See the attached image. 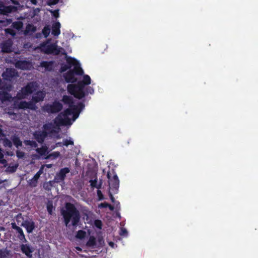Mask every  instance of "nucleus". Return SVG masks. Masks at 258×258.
Returning a JSON list of instances; mask_svg holds the SVG:
<instances>
[{"label":"nucleus","mask_w":258,"mask_h":258,"mask_svg":"<svg viewBox=\"0 0 258 258\" xmlns=\"http://www.w3.org/2000/svg\"><path fill=\"white\" fill-rule=\"evenodd\" d=\"M96 245V240L95 237L91 236L86 243V245L89 247H94Z\"/></svg>","instance_id":"33"},{"label":"nucleus","mask_w":258,"mask_h":258,"mask_svg":"<svg viewBox=\"0 0 258 258\" xmlns=\"http://www.w3.org/2000/svg\"><path fill=\"white\" fill-rule=\"evenodd\" d=\"M16 155L19 159H22L25 156V153L22 151L18 150L16 152Z\"/></svg>","instance_id":"48"},{"label":"nucleus","mask_w":258,"mask_h":258,"mask_svg":"<svg viewBox=\"0 0 258 258\" xmlns=\"http://www.w3.org/2000/svg\"><path fill=\"white\" fill-rule=\"evenodd\" d=\"M36 90V85L34 82H30L22 87L17 94V97L19 99H24L27 96L33 93Z\"/></svg>","instance_id":"4"},{"label":"nucleus","mask_w":258,"mask_h":258,"mask_svg":"<svg viewBox=\"0 0 258 258\" xmlns=\"http://www.w3.org/2000/svg\"><path fill=\"white\" fill-rule=\"evenodd\" d=\"M63 146L68 147L69 145H74V142L71 140L65 139L62 141Z\"/></svg>","instance_id":"45"},{"label":"nucleus","mask_w":258,"mask_h":258,"mask_svg":"<svg viewBox=\"0 0 258 258\" xmlns=\"http://www.w3.org/2000/svg\"><path fill=\"white\" fill-rule=\"evenodd\" d=\"M45 97V93L41 91H38L34 93L32 97V100L34 103H38L43 100Z\"/></svg>","instance_id":"17"},{"label":"nucleus","mask_w":258,"mask_h":258,"mask_svg":"<svg viewBox=\"0 0 258 258\" xmlns=\"http://www.w3.org/2000/svg\"><path fill=\"white\" fill-rule=\"evenodd\" d=\"M70 69L66 63H63L60 65V68L59 71L60 73H63L67 71L68 70Z\"/></svg>","instance_id":"42"},{"label":"nucleus","mask_w":258,"mask_h":258,"mask_svg":"<svg viewBox=\"0 0 258 258\" xmlns=\"http://www.w3.org/2000/svg\"><path fill=\"white\" fill-rule=\"evenodd\" d=\"M4 144L5 146L9 148H11L13 146V142L8 139L4 140Z\"/></svg>","instance_id":"46"},{"label":"nucleus","mask_w":258,"mask_h":258,"mask_svg":"<svg viewBox=\"0 0 258 258\" xmlns=\"http://www.w3.org/2000/svg\"><path fill=\"white\" fill-rule=\"evenodd\" d=\"M36 151L38 154L39 158H41L42 159H44V157L47 156L48 154L50 152V151L48 150V148L46 145L38 148L36 149Z\"/></svg>","instance_id":"16"},{"label":"nucleus","mask_w":258,"mask_h":258,"mask_svg":"<svg viewBox=\"0 0 258 258\" xmlns=\"http://www.w3.org/2000/svg\"><path fill=\"white\" fill-rule=\"evenodd\" d=\"M6 23L7 24V25H9V24H12V19H6Z\"/></svg>","instance_id":"63"},{"label":"nucleus","mask_w":258,"mask_h":258,"mask_svg":"<svg viewBox=\"0 0 258 258\" xmlns=\"http://www.w3.org/2000/svg\"><path fill=\"white\" fill-rule=\"evenodd\" d=\"M64 223L67 227H70V223L74 228H76L80 222L81 215L79 211L72 203L68 202L65 204V209L61 210Z\"/></svg>","instance_id":"1"},{"label":"nucleus","mask_w":258,"mask_h":258,"mask_svg":"<svg viewBox=\"0 0 258 258\" xmlns=\"http://www.w3.org/2000/svg\"><path fill=\"white\" fill-rule=\"evenodd\" d=\"M12 41L11 40H8L4 42L2 44V49L4 52L9 53L12 51L11 48L12 46Z\"/></svg>","instance_id":"20"},{"label":"nucleus","mask_w":258,"mask_h":258,"mask_svg":"<svg viewBox=\"0 0 258 258\" xmlns=\"http://www.w3.org/2000/svg\"><path fill=\"white\" fill-rule=\"evenodd\" d=\"M71 70L73 71L74 72V74L76 75L82 76L84 74L83 70L81 67V65L79 61H78L77 63L74 66V69Z\"/></svg>","instance_id":"22"},{"label":"nucleus","mask_w":258,"mask_h":258,"mask_svg":"<svg viewBox=\"0 0 258 258\" xmlns=\"http://www.w3.org/2000/svg\"><path fill=\"white\" fill-rule=\"evenodd\" d=\"M6 84L5 83L0 79V89L4 90L6 89L5 88Z\"/></svg>","instance_id":"55"},{"label":"nucleus","mask_w":258,"mask_h":258,"mask_svg":"<svg viewBox=\"0 0 258 258\" xmlns=\"http://www.w3.org/2000/svg\"><path fill=\"white\" fill-rule=\"evenodd\" d=\"M50 32V28L49 26H45L42 29V33L43 34L45 38H47Z\"/></svg>","instance_id":"38"},{"label":"nucleus","mask_w":258,"mask_h":258,"mask_svg":"<svg viewBox=\"0 0 258 258\" xmlns=\"http://www.w3.org/2000/svg\"><path fill=\"white\" fill-rule=\"evenodd\" d=\"M36 27L34 26L33 24H28L24 31V34L25 35H31V33H34L36 32Z\"/></svg>","instance_id":"23"},{"label":"nucleus","mask_w":258,"mask_h":258,"mask_svg":"<svg viewBox=\"0 0 258 258\" xmlns=\"http://www.w3.org/2000/svg\"><path fill=\"white\" fill-rule=\"evenodd\" d=\"M30 66V63L27 60H18L15 63V67L21 70H27Z\"/></svg>","instance_id":"19"},{"label":"nucleus","mask_w":258,"mask_h":258,"mask_svg":"<svg viewBox=\"0 0 258 258\" xmlns=\"http://www.w3.org/2000/svg\"><path fill=\"white\" fill-rule=\"evenodd\" d=\"M62 104L57 101H54L52 104H46L43 107L44 111L48 113H56L62 109Z\"/></svg>","instance_id":"5"},{"label":"nucleus","mask_w":258,"mask_h":258,"mask_svg":"<svg viewBox=\"0 0 258 258\" xmlns=\"http://www.w3.org/2000/svg\"><path fill=\"white\" fill-rule=\"evenodd\" d=\"M89 182L90 183V186L92 188L100 189L101 187V183L99 184H97V178L96 175H95V178L94 179L90 180Z\"/></svg>","instance_id":"31"},{"label":"nucleus","mask_w":258,"mask_h":258,"mask_svg":"<svg viewBox=\"0 0 258 258\" xmlns=\"http://www.w3.org/2000/svg\"><path fill=\"white\" fill-rule=\"evenodd\" d=\"M91 78L88 75H85L83 76V80L82 81H80L78 82L79 83H80L81 85L85 87L86 85H89L91 84Z\"/></svg>","instance_id":"27"},{"label":"nucleus","mask_w":258,"mask_h":258,"mask_svg":"<svg viewBox=\"0 0 258 258\" xmlns=\"http://www.w3.org/2000/svg\"><path fill=\"white\" fill-rule=\"evenodd\" d=\"M61 101L63 102L64 104L68 105L69 107L73 106L74 104L72 97L68 95H63Z\"/></svg>","instance_id":"24"},{"label":"nucleus","mask_w":258,"mask_h":258,"mask_svg":"<svg viewBox=\"0 0 258 258\" xmlns=\"http://www.w3.org/2000/svg\"><path fill=\"white\" fill-rule=\"evenodd\" d=\"M109 197H110V200H111L112 202H114L115 199H114V198L113 197V196H112V195L111 193L109 194Z\"/></svg>","instance_id":"64"},{"label":"nucleus","mask_w":258,"mask_h":258,"mask_svg":"<svg viewBox=\"0 0 258 258\" xmlns=\"http://www.w3.org/2000/svg\"><path fill=\"white\" fill-rule=\"evenodd\" d=\"M53 62L52 61H43L41 62V66L47 71H51L52 70Z\"/></svg>","instance_id":"26"},{"label":"nucleus","mask_w":258,"mask_h":258,"mask_svg":"<svg viewBox=\"0 0 258 258\" xmlns=\"http://www.w3.org/2000/svg\"><path fill=\"white\" fill-rule=\"evenodd\" d=\"M22 226L26 228L28 233H32L35 227V223L32 220H25L22 223Z\"/></svg>","instance_id":"18"},{"label":"nucleus","mask_w":258,"mask_h":258,"mask_svg":"<svg viewBox=\"0 0 258 258\" xmlns=\"http://www.w3.org/2000/svg\"><path fill=\"white\" fill-rule=\"evenodd\" d=\"M85 87L78 82L77 84H69L67 86L68 92L79 99L85 97Z\"/></svg>","instance_id":"3"},{"label":"nucleus","mask_w":258,"mask_h":258,"mask_svg":"<svg viewBox=\"0 0 258 258\" xmlns=\"http://www.w3.org/2000/svg\"><path fill=\"white\" fill-rule=\"evenodd\" d=\"M11 225L12 228L16 230L18 233L17 237L19 239L20 241L22 242H26L27 240L22 229L18 226L15 222L12 223Z\"/></svg>","instance_id":"14"},{"label":"nucleus","mask_w":258,"mask_h":258,"mask_svg":"<svg viewBox=\"0 0 258 258\" xmlns=\"http://www.w3.org/2000/svg\"><path fill=\"white\" fill-rule=\"evenodd\" d=\"M12 2V3L15 5H20V3L18 1L16 0H10Z\"/></svg>","instance_id":"61"},{"label":"nucleus","mask_w":258,"mask_h":258,"mask_svg":"<svg viewBox=\"0 0 258 258\" xmlns=\"http://www.w3.org/2000/svg\"><path fill=\"white\" fill-rule=\"evenodd\" d=\"M55 44H43L42 45V50L47 54H54L58 55L60 53V49Z\"/></svg>","instance_id":"6"},{"label":"nucleus","mask_w":258,"mask_h":258,"mask_svg":"<svg viewBox=\"0 0 258 258\" xmlns=\"http://www.w3.org/2000/svg\"><path fill=\"white\" fill-rule=\"evenodd\" d=\"M17 75V72L14 69L8 68L2 74V77L5 80L11 81Z\"/></svg>","instance_id":"12"},{"label":"nucleus","mask_w":258,"mask_h":258,"mask_svg":"<svg viewBox=\"0 0 258 258\" xmlns=\"http://www.w3.org/2000/svg\"><path fill=\"white\" fill-rule=\"evenodd\" d=\"M4 154L2 153V151L1 149L0 148V161H7L6 160L4 159Z\"/></svg>","instance_id":"57"},{"label":"nucleus","mask_w":258,"mask_h":258,"mask_svg":"<svg viewBox=\"0 0 258 258\" xmlns=\"http://www.w3.org/2000/svg\"><path fill=\"white\" fill-rule=\"evenodd\" d=\"M53 15L55 18H57L59 16L58 10H55L53 12Z\"/></svg>","instance_id":"59"},{"label":"nucleus","mask_w":258,"mask_h":258,"mask_svg":"<svg viewBox=\"0 0 258 258\" xmlns=\"http://www.w3.org/2000/svg\"><path fill=\"white\" fill-rule=\"evenodd\" d=\"M52 208H53V207L51 204L48 205L47 206V210L48 213L50 215L52 214Z\"/></svg>","instance_id":"54"},{"label":"nucleus","mask_w":258,"mask_h":258,"mask_svg":"<svg viewBox=\"0 0 258 258\" xmlns=\"http://www.w3.org/2000/svg\"><path fill=\"white\" fill-rule=\"evenodd\" d=\"M19 166V164L18 163L14 165H9L6 169V171L8 173H14L15 172L17 169L18 168V167Z\"/></svg>","instance_id":"35"},{"label":"nucleus","mask_w":258,"mask_h":258,"mask_svg":"<svg viewBox=\"0 0 258 258\" xmlns=\"http://www.w3.org/2000/svg\"><path fill=\"white\" fill-rule=\"evenodd\" d=\"M43 128L45 131H49L51 128V125L49 124H44L43 125Z\"/></svg>","instance_id":"56"},{"label":"nucleus","mask_w":258,"mask_h":258,"mask_svg":"<svg viewBox=\"0 0 258 258\" xmlns=\"http://www.w3.org/2000/svg\"><path fill=\"white\" fill-rule=\"evenodd\" d=\"M109 206V204L106 202L102 203L99 205L98 207L100 208H106Z\"/></svg>","instance_id":"52"},{"label":"nucleus","mask_w":258,"mask_h":258,"mask_svg":"<svg viewBox=\"0 0 258 258\" xmlns=\"http://www.w3.org/2000/svg\"><path fill=\"white\" fill-rule=\"evenodd\" d=\"M63 77L67 83H75L77 81V79L75 77L74 72L70 70L68 72L63 75Z\"/></svg>","instance_id":"15"},{"label":"nucleus","mask_w":258,"mask_h":258,"mask_svg":"<svg viewBox=\"0 0 258 258\" xmlns=\"http://www.w3.org/2000/svg\"><path fill=\"white\" fill-rule=\"evenodd\" d=\"M94 226L99 229H101L102 227V223L100 220H95L94 222Z\"/></svg>","instance_id":"41"},{"label":"nucleus","mask_w":258,"mask_h":258,"mask_svg":"<svg viewBox=\"0 0 258 258\" xmlns=\"http://www.w3.org/2000/svg\"><path fill=\"white\" fill-rule=\"evenodd\" d=\"M18 8L15 6H5L3 2L0 1V14L8 16L9 14H12L17 12Z\"/></svg>","instance_id":"7"},{"label":"nucleus","mask_w":258,"mask_h":258,"mask_svg":"<svg viewBox=\"0 0 258 258\" xmlns=\"http://www.w3.org/2000/svg\"><path fill=\"white\" fill-rule=\"evenodd\" d=\"M78 60L71 56H66V64L71 69L72 67H74L75 64L77 63Z\"/></svg>","instance_id":"25"},{"label":"nucleus","mask_w":258,"mask_h":258,"mask_svg":"<svg viewBox=\"0 0 258 258\" xmlns=\"http://www.w3.org/2000/svg\"><path fill=\"white\" fill-rule=\"evenodd\" d=\"M60 156V153L58 151L48 153L47 156L44 157V159L54 160Z\"/></svg>","instance_id":"30"},{"label":"nucleus","mask_w":258,"mask_h":258,"mask_svg":"<svg viewBox=\"0 0 258 258\" xmlns=\"http://www.w3.org/2000/svg\"><path fill=\"white\" fill-rule=\"evenodd\" d=\"M54 182V180H50L48 182H45L43 184V188L49 191L51 190L52 187L53 186V183Z\"/></svg>","instance_id":"34"},{"label":"nucleus","mask_w":258,"mask_h":258,"mask_svg":"<svg viewBox=\"0 0 258 258\" xmlns=\"http://www.w3.org/2000/svg\"><path fill=\"white\" fill-rule=\"evenodd\" d=\"M80 112H76V113L72 114L73 115V119L75 120L78 117Z\"/></svg>","instance_id":"60"},{"label":"nucleus","mask_w":258,"mask_h":258,"mask_svg":"<svg viewBox=\"0 0 258 258\" xmlns=\"http://www.w3.org/2000/svg\"><path fill=\"white\" fill-rule=\"evenodd\" d=\"M48 136V133L46 131H35L33 133V137L34 139L39 143L40 144H42L45 138Z\"/></svg>","instance_id":"13"},{"label":"nucleus","mask_w":258,"mask_h":258,"mask_svg":"<svg viewBox=\"0 0 258 258\" xmlns=\"http://www.w3.org/2000/svg\"><path fill=\"white\" fill-rule=\"evenodd\" d=\"M23 26V23L22 21H18L12 23L11 27L18 31L21 30Z\"/></svg>","instance_id":"29"},{"label":"nucleus","mask_w":258,"mask_h":258,"mask_svg":"<svg viewBox=\"0 0 258 258\" xmlns=\"http://www.w3.org/2000/svg\"><path fill=\"white\" fill-rule=\"evenodd\" d=\"M5 32L6 35H10L12 37H15L16 35V32L12 27L5 29Z\"/></svg>","instance_id":"37"},{"label":"nucleus","mask_w":258,"mask_h":258,"mask_svg":"<svg viewBox=\"0 0 258 258\" xmlns=\"http://www.w3.org/2000/svg\"><path fill=\"white\" fill-rule=\"evenodd\" d=\"M119 234L121 236H126L127 234V231L126 229L123 228H121Z\"/></svg>","instance_id":"51"},{"label":"nucleus","mask_w":258,"mask_h":258,"mask_svg":"<svg viewBox=\"0 0 258 258\" xmlns=\"http://www.w3.org/2000/svg\"><path fill=\"white\" fill-rule=\"evenodd\" d=\"M86 235V232L82 230H79L76 234V237L79 239H83Z\"/></svg>","instance_id":"40"},{"label":"nucleus","mask_w":258,"mask_h":258,"mask_svg":"<svg viewBox=\"0 0 258 258\" xmlns=\"http://www.w3.org/2000/svg\"><path fill=\"white\" fill-rule=\"evenodd\" d=\"M77 107H78L79 110H80V112L84 108L85 105L83 103L80 102L77 105H76Z\"/></svg>","instance_id":"53"},{"label":"nucleus","mask_w":258,"mask_h":258,"mask_svg":"<svg viewBox=\"0 0 258 258\" xmlns=\"http://www.w3.org/2000/svg\"><path fill=\"white\" fill-rule=\"evenodd\" d=\"M55 147H56L63 146L62 142H58V143H55Z\"/></svg>","instance_id":"62"},{"label":"nucleus","mask_w":258,"mask_h":258,"mask_svg":"<svg viewBox=\"0 0 258 258\" xmlns=\"http://www.w3.org/2000/svg\"><path fill=\"white\" fill-rule=\"evenodd\" d=\"M85 92L86 93V95H88V94H93L94 92V90L92 87L88 86L85 88Z\"/></svg>","instance_id":"44"},{"label":"nucleus","mask_w":258,"mask_h":258,"mask_svg":"<svg viewBox=\"0 0 258 258\" xmlns=\"http://www.w3.org/2000/svg\"><path fill=\"white\" fill-rule=\"evenodd\" d=\"M9 254V251L7 250H0V258H6Z\"/></svg>","instance_id":"47"},{"label":"nucleus","mask_w":258,"mask_h":258,"mask_svg":"<svg viewBox=\"0 0 258 258\" xmlns=\"http://www.w3.org/2000/svg\"><path fill=\"white\" fill-rule=\"evenodd\" d=\"M107 176L109 179V183L111 185L112 190H118L119 186V180L117 174L116 173L114 174L111 178L110 173L108 172Z\"/></svg>","instance_id":"9"},{"label":"nucleus","mask_w":258,"mask_h":258,"mask_svg":"<svg viewBox=\"0 0 258 258\" xmlns=\"http://www.w3.org/2000/svg\"><path fill=\"white\" fill-rule=\"evenodd\" d=\"M97 159L98 160V161H104V160H105V159L104 158V156L101 155H99L98 156Z\"/></svg>","instance_id":"58"},{"label":"nucleus","mask_w":258,"mask_h":258,"mask_svg":"<svg viewBox=\"0 0 258 258\" xmlns=\"http://www.w3.org/2000/svg\"><path fill=\"white\" fill-rule=\"evenodd\" d=\"M97 195L98 198V200L101 201L104 199V196L101 190H99V189L97 190Z\"/></svg>","instance_id":"49"},{"label":"nucleus","mask_w":258,"mask_h":258,"mask_svg":"<svg viewBox=\"0 0 258 258\" xmlns=\"http://www.w3.org/2000/svg\"><path fill=\"white\" fill-rule=\"evenodd\" d=\"M18 107L19 109H28V102H27L26 101H21L18 104Z\"/></svg>","instance_id":"39"},{"label":"nucleus","mask_w":258,"mask_h":258,"mask_svg":"<svg viewBox=\"0 0 258 258\" xmlns=\"http://www.w3.org/2000/svg\"><path fill=\"white\" fill-rule=\"evenodd\" d=\"M44 166L42 165L33 177L28 181V184L32 187H36L40 175L43 173Z\"/></svg>","instance_id":"11"},{"label":"nucleus","mask_w":258,"mask_h":258,"mask_svg":"<svg viewBox=\"0 0 258 258\" xmlns=\"http://www.w3.org/2000/svg\"><path fill=\"white\" fill-rule=\"evenodd\" d=\"M59 2V0H49L47 2V5L49 6L55 5L57 4Z\"/></svg>","instance_id":"50"},{"label":"nucleus","mask_w":258,"mask_h":258,"mask_svg":"<svg viewBox=\"0 0 258 258\" xmlns=\"http://www.w3.org/2000/svg\"><path fill=\"white\" fill-rule=\"evenodd\" d=\"M35 103H34L32 100L31 101L28 102V109L35 110L36 108Z\"/></svg>","instance_id":"43"},{"label":"nucleus","mask_w":258,"mask_h":258,"mask_svg":"<svg viewBox=\"0 0 258 258\" xmlns=\"http://www.w3.org/2000/svg\"><path fill=\"white\" fill-rule=\"evenodd\" d=\"M70 172L68 167L61 168L60 171L56 174L54 177V181L56 183H60L64 181L66 174Z\"/></svg>","instance_id":"8"},{"label":"nucleus","mask_w":258,"mask_h":258,"mask_svg":"<svg viewBox=\"0 0 258 258\" xmlns=\"http://www.w3.org/2000/svg\"><path fill=\"white\" fill-rule=\"evenodd\" d=\"M60 23L56 22L52 24L51 33L55 36H57L60 34Z\"/></svg>","instance_id":"21"},{"label":"nucleus","mask_w":258,"mask_h":258,"mask_svg":"<svg viewBox=\"0 0 258 258\" xmlns=\"http://www.w3.org/2000/svg\"><path fill=\"white\" fill-rule=\"evenodd\" d=\"M80 112L78 107L74 104L71 107L65 109L64 111L59 114L54 119V122L56 124H68L70 123V119L68 117L69 115L76 112Z\"/></svg>","instance_id":"2"},{"label":"nucleus","mask_w":258,"mask_h":258,"mask_svg":"<svg viewBox=\"0 0 258 258\" xmlns=\"http://www.w3.org/2000/svg\"><path fill=\"white\" fill-rule=\"evenodd\" d=\"M12 140L13 143L17 148H19V147L22 146V142L19 137L17 136H13L12 138Z\"/></svg>","instance_id":"32"},{"label":"nucleus","mask_w":258,"mask_h":258,"mask_svg":"<svg viewBox=\"0 0 258 258\" xmlns=\"http://www.w3.org/2000/svg\"><path fill=\"white\" fill-rule=\"evenodd\" d=\"M11 95L7 92H0V100L3 102L9 101L11 98Z\"/></svg>","instance_id":"28"},{"label":"nucleus","mask_w":258,"mask_h":258,"mask_svg":"<svg viewBox=\"0 0 258 258\" xmlns=\"http://www.w3.org/2000/svg\"><path fill=\"white\" fill-rule=\"evenodd\" d=\"M24 143L26 146H29L31 148H36L38 146L36 142L32 140H25Z\"/></svg>","instance_id":"36"},{"label":"nucleus","mask_w":258,"mask_h":258,"mask_svg":"<svg viewBox=\"0 0 258 258\" xmlns=\"http://www.w3.org/2000/svg\"><path fill=\"white\" fill-rule=\"evenodd\" d=\"M20 249L22 252L25 254L27 257L32 258V253L35 249L29 244H22L20 245Z\"/></svg>","instance_id":"10"}]
</instances>
